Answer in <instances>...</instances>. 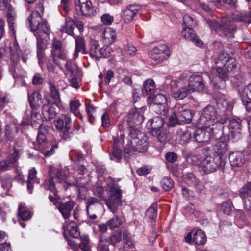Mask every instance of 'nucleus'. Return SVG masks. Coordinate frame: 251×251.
<instances>
[{
    "label": "nucleus",
    "instance_id": "nucleus-1",
    "mask_svg": "<svg viewBox=\"0 0 251 251\" xmlns=\"http://www.w3.org/2000/svg\"><path fill=\"white\" fill-rule=\"evenodd\" d=\"M44 6L42 3L38 5L37 9L32 12L27 19V22L31 30L35 32L34 35L37 40V54L38 58V63L42 67L44 63V50L45 47V41L50 33L49 26L47 25V21L42 18Z\"/></svg>",
    "mask_w": 251,
    "mask_h": 251
},
{
    "label": "nucleus",
    "instance_id": "nucleus-2",
    "mask_svg": "<svg viewBox=\"0 0 251 251\" xmlns=\"http://www.w3.org/2000/svg\"><path fill=\"white\" fill-rule=\"evenodd\" d=\"M227 120L226 116L224 115L222 117L214 107L208 105L203 110L197 123L201 127H214L215 132H223V124Z\"/></svg>",
    "mask_w": 251,
    "mask_h": 251
},
{
    "label": "nucleus",
    "instance_id": "nucleus-3",
    "mask_svg": "<svg viewBox=\"0 0 251 251\" xmlns=\"http://www.w3.org/2000/svg\"><path fill=\"white\" fill-rule=\"evenodd\" d=\"M127 143L125 147V157L126 154H130L132 151H136L139 152L146 151L148 147L147 138L140 133L135 129H130L127 137Z\"/></svg>",
    "mask_w": 251,
    "mask_h": 251
},
{
    "label": "nucleus",
    "instance_id": "nucleus-4",
    "mask_svg": "<svg viewBox=\"0 0 251 251\" xmlns=\"http://www.w3.org/2000/svg\"><path fill=\"white\" fill-rule=\"evenodd\" d=\"M109 197L105 200L108 208L113 213L117 212L118 208L121 205L122 190L118 184L111 182L107 185Z\"/></svg>",
    "mask_w": 251,
    "mask_h": 251
},
{
    "label": "nucleus",
    "instance_id": "nucleus-5",
    "mask_svg": "<svg viewBox=\"0 0 251 251\" xmlns=\"http://www.w3.org/2000/svg\"><path fill=\"white\" fill-rule=\"evenodd\" d=\"M71 123L70 113L64 114L61 117L57 118L54 120L55 127L60 131L62 138L66 140H70L74 135Z\"/></svg>",
    "mask_w": 251,
    "mask_h": 251
},
{
    "label": "nucleus",
    "instance_id": "nucleus-6",
    "mask_svg": "<svg viewBox=\"0 0 251 251\" xmlns=\"http://www.w3.org/2000/svg\"><path fill=\"white\" fill-rule=\"evenodd\" d=\"M164 120L160 116L155 117L149 120L147 124V127L150 129L151 135L156 137L159 141L164 142L167 138L166 132L163 127Z\"/></svg>",
    "mask_w": 251,
    "mask_h": 251
},
{
    "label": "nucleus",
    "instance_id": "nucleus-7",
    "mask_svg": "<svg viewBox=\"0 0 251 251\" xmlns=\"http://www.w3.org/2000/svg\"><path fill=\"white\" fill-rule=\"evenodd\" d=\"M66 177L62 174L61 170L54 168H50L49 172V178L46 179L44 184L45 189L51 191L53 194L57 193V190L55 188V182L57 181L61 183L66 180Z\"/></svg>",
    "mask_w": 251,
    "mask_h": 251
},
{
    "label": "nucleus",
    "instance_id": "nucleus-8",
    "mask_svg": "<svg viewBox=\"0 0 251 251\" xmlns=\"http://www.w3.org/2000/svg\"><path fill=\"white\" fill-rule=\"evenodd\" d=\"M198 129L194 133L195 141L200 143H204L209 141L211 137L218 138L221 136L223 132H216L214 127H201L199 123H197Z\"/></svg>",
    "mask_w": 251,
    "mask_h": 251
},
{
    "label": "nucleus",
    "instance_id": "nucleus-9",
    "mask_svg": "<svg viewBox=\"0 0 251 251\" xmlns=\"http://www.w3.org/2000/svg\"><path fill=\"white\" fill-rule=\"evenodd\" d=\"M222 159L216 153L207 155L201 163V169L205 174H210L216 171L221 165Z\"/></svg>",
    "mask_w": 251,
    "mask_h": 251
},
{
    "label": "nucleus",
    "instance_id": "nucleus-10",
    "mask_svg": "<svg viewBox=\"0 0 251 251\" xmlns=\"http://www.w3.org/2000/svg\"><path fill=\"white\" fill-rule=\"evenodd\" d=\"M209 26L215 30H218V27L226 36L230 38L233 37V33L236 30V27L233 22L229 21L227 18H223L221 23L218 24L215 21L209 20L207 21Z\"/></svg>",
    "mask_w": 251,
    "mask_h": 251
},
{
    "label": "nucleus",
    "instance_id": "nucleus-11",
    "mask_svg": "<svg viewBox=\"0 0 251 251\" xmlns=\"http://www.w3.org/2000/svg\"><path fill=\"white\" fill-rule=\"evenodd\" d=\"M148 104L152 106V108L155 112L162 115H166L168 107L167 105V99L164 95L158 94L153 96H150L148 98Z\"/></svg>",
    "mask_w": 251,
    "mask_h": 251
},
{
    "label": "nucleus",
    "instance_id": "nucleus-12",
    "mask_svg": "<svg viewBox=\"0 0 251 251\" xmlns=\"http://www.w3.org/2000/svg\"><path fill=\"white\" fill-rule=\"evenodd\" d=\"M47 132V127L39 129L38 134L37 136V141L38 144V150L45 156H50L54 152V147L53 146L49 150L50 147V143L46 141L45 133Z\"/></svg>",
    "mask_w": 251,
    "mask_h": 251
},
{
    "label": "nucleus",
    "instance_id": "nucleus-13",
    "mask_svg": "<svg viewBox=\"0 0 251 251\" xmlns=\"http://www.w3.org/2000/svg\"><path fill=\"white\" fill-rule=\"evenodd\" d=\"M110 50L108 47L100 48L98 42L93 40L90 43L89 54L92 58L98 60L101 57H108L110 54Z\"/></svg>",
    "mask_w": 251,
    "mask_h": 251
},
{
    "label": "nucleus",
    "instance_id": "nucleus-14",
    "mask_svg": "<svg viewBox=\"0 0 251 251\" xmlns=\"http://www.w3.org/2000/svg\"><path fill=\"white\" fill-rule=\"evenodd\" d=\"M4 135L5 139L7 141H14L13 148L12 151H14V147L16 149L17 147L22 146V142L17 141V136L18 132V126L14 122H11L7 124L5 126Z\"/></svg>",
    "mask_w": 251,
    "mask_h": 251
},
{
    "label": "nucleus",
    "instance_id": "nucleus-15",
    "mask_svg": "<svg viewBox=\"0 0 251 251\" xmlns=\"http://www.w3.org/2000/svg\"><path fill=\"white\" fill-rule=\"evenodd\" d=\"M170 56L168 46L165 44L159 45L154 47L152 51L151 57L157 63L167 60Z\"/></svg>",
    "mask_w": 251,
    "mask_h": 251
},
{
    "label": "nucleus",
    "instance_id": "nucleus-16",
    "mask_svg": "<svg viewBox=\"0 0 251 251\" xmlns=\"http://www.w3.org/2000/svg\"><path fill=\"white\" fill-rule=\"evenodd\" d=\"M187 86L192 93L194 92H203L205 87L202 77L198 74H192L189 76Z\"/></svg>",
    "mask_w": 251,
    "mask_h": 251
},
{
    "label": "nucleus",
    "instance_id": "nucleus-17",
    "mask_svg": "<svg viewBox=\"0 0 251 251\" xmlns=\"http://www.w3.org/2000/svg\"><path fill=\"white\" fill-rule=\"evenodd\" d=\"M62 44L59 40L54 39L52 45V51L51 58L52 61L56 64L61 69H63L62 66L58 61V58L61 60H66V54L62 51Z\"/></svg>",
    "mask_w": 251,
    "mask_h": 251
},
{
    "label": "nucleus",
    "instance_id": "nucleus-18",
    "mask_svg": "<svg viewBox=\"0 0 251 251\" xmlns=\"http://www.w3.org/2000/svg\"><path fill=\"white\" fill-rule=\"evenodd\" d=\"M19 149H16L14 151H10L9 155L7 156L6 161H0V171H6L11 167H15L19 158Z\"/></svg>",
    "mask_w": 251,
    "mask_h": 251
},
{
    "label": "nucleus",
    "instance_id": "nucleus-19",
    "mask_svg": "<svg viewBox=\"0 0 251 251\" xmlns=\"http://www.w3.org/2000/svg\"><path fill=\"white\" fill-rule=\"evenodd\" d=\"M143 108L132 109L128 114L127 122L130 126L141 124L144 121Z\"/></svg>",
    "mask_w": 251,
    "mask_h": 251
},
{
    "label": "nucleus",
    "instance_id": "nucleus-20",
    "mask_svg": "<svg viewBox=\"0 0 251 251\" xmlns=\"http://www.w3.org/2000/svg\"><path fill=\"white\" fill-rule=\"evenodd\" d=\"M240 196L243 200L244 208L251 210V181L245 184L240 189Z\"/></svg>",
    "mask_w": 251,
    "mask_h": 251
},
{
    "label": "nucleus",
    "instance_id": "nucleus-21",
    "mask_svg": "<svg viewBox=\"0 0 251 251\" xmlns=\"http://www.w3.org/2000/svg\"><path fill=\"white\" fill-rule=\"evenodd\" d=\"M141 9V6L137 4L127 6L123 11V17L125 23L130 22Z\"/></svg>",
    "mask_w": 251,
    "mask_h": 251
},
{
    "label": "nucleus",
    "instance_id": "nucleus-22",
    "mask_svg": "<svg viewBox=\"0 0 251 251\" xmlns=\"http://www.w3.org/2000/svg\"><path fill=\"white\" fill-rule=\"evenodd\" d=\"M175 109L177 111L180 121L186 123H189L191 122L193 116V113L192 110L185 109L179 105H176Z\"/></svg>",
    "mask_w": 251,
    "mask_h": 251
},
{
    "label": "nucleus",
    "instance_id": "nucleus-23",
    "mask_svg": "<svg viewBox=\"0 0 251 251\" xmlns=\"http://www.w3.org/2000/svg\"><path fill=\"white\" fill-rule=\"evenodd\" d=\"M182 35L184 38L193 42L197 46H201L202 42L197 36L192 27H183Z\"/></svg>",
    "mask_w": 251,
    "mask_h": 251
},
{
    "label": "nucleus",
    "instance_id": "nucleus-24",
    "mask_svg": "<svg viewBox=\"0 0 251 251\" xmlns=\"http://www.w3.org/2000/svg\"><path fill=\"white\" fill-rule=\"evenodd\" d=\"M75 39V50L73 54L74 59H76L79 56V53H86L85 42L83 37L74 36Z\"/></svg>",
    "mask_w": 251,
    "mask_h": 251
},
{
    "label": "nucleus",
    "instance_id": "nucleus-25",
    "mask_svg": "<svg viewBox=\"0 0 251 251\" xmlns=\"http://www.w3.org/2000/svg\"><path fill=\"white\" fill-rule=\"evenodd\" d=\"M225 68L221 65H217L216 69V76L219 78V80H217V77L213 78L211 81L213 82L215 86H217L218 87H220L221 86L219 85V81L222 84H224V81L228 78V72L225 70Z\"/></svg>",
    "mask_w": 251,
    "mask_h": 251
},
{
    "label": "nucleus",
    "instance_id": "nucleus-26",
    "mask_svg": "<svg viewBox=\"0 0 251 251\" xmlns=\"http://www.w3.org/2000/svg\"><path fill=\"white\" fill-rule=\"evenodd\" d=\"M75 203L72 200L66 202H61L58 206V209L61 213L65 219L69 218L71 215V212L73 210Z\"/></svg>",
    "mask_w": 251,
    "mask_h": 251
},
{
    "label": "nucleus",
    "instance_id": "nucleus-27",
    "mask_svg": "<svg viewBox=\"0 0 251 251\" xmlns=\"http://www.w3.org/2000/svg\"><path fill=\"white\" fill-rule=\"evenodd\" d=\"M42 112L44 118L47 120L52 119L57 114L55 106L49 102L43 105Z\"/></svg>",
    "mask_w": 251,
    "mask_h": 251
},
{
    "label": "nucleus",
    "instance_id": "nucleus-28",
    "mask_svg": "<svg viewBox=\"0 0 251 251\" xmlns=\"http://www.w3.org/2000/svg\"><path fill=\"white\" fill-rule=\"evenodd\" d=\"M229 160L232 166L240 167L244 162V155L241 151L233 152L229 155Z\"/></svg>",
    "mask_w": 251,
    "mask_h": 251
},
{
    "label": "nucleus",
    "instance_id": "nucleus-29",
    "mask_svg": "<svg viewBox=\"0 0 251 251\" xmlns=\"http://www.w3.org/2000/svg\"><path fill=\"white\" fill-rule=\"evenodd\" d=\"M184 180L186 183L190 185H194L198 191H201L203 189V186L200 183L199 180L191 173H187L184 176Z\"/></svg>",
    "mask_w": 251,
    "mask_h": 251
},
{
    "label": "nucleus",
    "instance_id": "nucleus-30",
    "mask_svg": "<svg viewBox=\"0 0 251 251\" xmlns=\"http://www.w3.org/2000/svg\"><path fill=\"white\" fill-rule=\"evenodd\" d=\"M30 122L32 126L34 128L41 129L46 127L42 124L43 120L40 114L34 109L32 111Z\"/></svg>",
    "mask_w": 251,
    "mask_h": 251
},
{
    "label": "nucleus",
    "instance_id": "nucleus-31",
    "mask_svg": "<svg viewBox=\"0 0 251 251\" xmlns=\"http://www.w3.org/2000/svg\"><path fill=\"white\" fill-rule=\"evenodd\" d=\"M102 35L103 41L107 45L113 44L116 39V31L110 27L106 28Z\"/></svg>",
    "mask_w": 251,
    "mask_h": 251
},
{
    "label": "nucleus",
    "instance_id": "nucleus-32",
    "mask_svg": "<svg viewBox=\"0 0 251 251\" xmlns=\"http://www.w3.org/2000/svg\"><path fill=\"white\" fill-rule=\"evenodd\" d=\"M28 101L33 109H36L42 103V96L40 92L36 91L29 96Z\"/></svg>",
    "mask_w": 251,
    "mask_h": 251
},
{
    "label": "nucleus",
    "instance_id": "nucleus-33",
    "mask_svg": "<svg viewBox=\"0 0 251 251\" xmlns=\"http://www.w3.org/2000/svg\"><path fill=\"white\" fill-rule=\"evenodd\" d=\"M37 171L34 167L32 168L29 171L27 180V187L30 193H32L33 188V183H39V180L36 177Z\"/></svg>",
    "mask_w": 251,
    "mask_h": 251
},
{
    "label": "nucleus",
    "instance_id": "nucleus-34",
    "mask_svg": "<svg viewBox=\"0 0 251 251\" xmlns=\"http://www.w3.org/2000/svg\"><path fill=\"white\" fill-rule=\"evenodd\" d=\"M19 217L23 221H27L32 217V213L29 208L25 203L19 204L18 209Z\"/></svg>",
    "mask_w": 251,
    "mask_h": 251
},
{
    "label": "nucleus",
    "instance_id": "nucleus-35",
    "mask_svg": "<svg viewBox=\"0 0 251 251\" xmlns=\"http://www.w3.org/2000/svg\"><path fill=\"white\" fill-rule=\"evenodd\" d=\"M231 19L236 22L251 23V11L244 13H235L231 15Z\"/></svg>",
    "mask_w": 251,
    "mask_h": 251
},
{
    "label": "nucleus",
    "instance_id": "nucleus-36",
    "mask_svg": "<svg viewBox=\"0 0 251 251\" xmlns=\"http://www.w3.org/2000/svg\"><path fill=\"white\" fill-rule=\"evenodd\" d=\"M192 93L187 86L180 87L176 91L172 93V97L176 100H180L185 98L189 94Z\"/></svg>",
    "mask_w": 251,
    "mask_h": 251
},
{
    "label": "nucleus",
    "instance_id": "nucleus-37",
    "mask_svg": "<svg viewBox=\"0 0 251 251\" xmlns=\"http://www.w3.org/2000/svg\"><path fill=\"white\" fill-rule=\"evenodd\" d=\"M228 62L229 64H232V66L235 65V59L229 56L226 53H222L219 54L216 63L217 65L224 66L226 63Z\"/></svg>",
    "mask_w": 251,
    "mask_h": 251
},
{
    "label": "nucleus",
    "instance_id": "nucleus-38",
    "mask_svg": "<svg viewBox=\"0 0 251 251\" xmlns=\"http://www.w3.org/2000/svg\"><path fill=\"white\" fill-rule=\"evenodd\" d=\"M228 149V145L225 141H219L213 147L214 152L212 153H216L219 155L222 158V155L225 154Z\"/></svg>",
    "mask_w": 251,
    "mask_h": 251
},
{
    "label": "nucleus",
    "instance_id": "nucleus-39",
    "mask_svg": "<svg viewBox=\"0 0 251 251\" xmlns=\"http://www.w3.org/2000/svg\"><path fill=\"white\" fill-rule=\"evenodd\" d=\"M48 83L49 85L50 97L52 99L54 104L57 106L61 102L60 94L53 83L50 80L48 81Z\"/></svg>",
    "mask_w": 251,
    "mask_h": 251
},
{
    "label": "nucleus",
    "instance_id": "nucleus-40",
    "mask_svg": "<svg viewBox=\"0 0 251 251\" xmlns=\"http://www.w3.org/2000/svg\"><path fill=\"white\" fill-rule=\"evenodd\" d=\"M218 108L219 109V112L220 114L224 113L226 110L231 109L232 104L231 102L224 98H220L217 102Z\"/></svg>",
    "mask_w": 251,
    "mask_h": 251
},
{
    "label": "nucleus",
    "instance_id": "nucleus-41",
    "mask_svg": "<svg viewBox=\"0 0 251 251\" xmlns=\"http://www.w3.org/2000/svg\"><path fill=\"white\" fill-rule=\"evenodd\" d=\"M75 22L71 18H67L65 25L62 28V31L65 32L69 35L75 36L74 34L73 29L75 27Z\"/></svg>",
    "mask_w": 251,
    "mask_h": 251
},
{
    "label": "nucleus",
    "instance_id": "nucleus-42",
    "mask_svg": "<svg viewBox=\"0 0 251 251\" xmlns=\"http://www.w3.org/2000/svg\"><path fill=\"white\" fill-rule=\"evenodd\" d=\"M110 159L119 162L122 158V151L118 146V142L115 140L113 144L112 151L110 154Z\"/></svg>",
    "mask_w": 251,
    "mask_h": 251
},
{
    "label": "nucleus",
    "instance_id": "nucleus-43",
    "mask_svg": "<svg viewBox=\"0 0 251 251\" xmlns=\"http://www.w3.org/2000/svg\"><path fill=\"white\" fill-rule=\"evenodd\" d=\"M206 237L205 233L201 229L196 230L193 234V241L198 245L204 244Z\"/></svg>",
    "mask_w": 251,
    "mask_h": 251
},
{
    "label": "nucleus",
    "instance_id": "nucleus-44",
    "mask_svg": "<svg viewBox=\"0 0 251 251\" xmlns=\"http://www.w3.org/2000/svg\"><path fill=\"white\" fill-rule=\"evenodd\" d=\"M82 14L85 16H91L94 14V9L91 2H87L85 4L81 5L78 7Z\"/></svg>",
    "mask_w": 251,
    "mask_h": 251
},
{
    "label": "nucleus",
    "instance_id": "nucleus-45",
    "mask_svg": "<svg viewBox=\"0 0 251 251\" xmlns=\"http://www.w3.org/2000/svg\"><path fill=\"white\" fill-rule=\"evenodd\" d=\"M66 229L73 237L76 238L79 236L80 233L77 229V225L75 222L71 221L67 224Z\"/></svg>",
    "mask_w": 251,
    "mask_h": 251
},
{
    "label": "nucleus",
    "instance_id": "nucleus-46",
    "mask_svg": "<svg viewBox=\"0 0 251 251\" xmlns=\"http://www.w3.org/2000/svg\"><path fill=\"white\" fill-rule=\"evenodd\" d=\"M65 64V73L70 75V76H73L75 75V70L77 68V66L75 62L72 60H67L66 59Z\"/></svg>",
    "mask_w": 251,
    "mask_h": 251
},
{
    "label": "nucleus",
    "instance_id": "nucleus-47",
    "mask_svg": "<svg viewBox=\"0 0 251 251\" xmlns=\"http://www.w3.org/2000/svg\"><path fill=\"white\" fill-rule=\"evenodd\" d=\"M80 105L81 103L78 100H72L70 101L69 106L71 112L78 117L81 116L79 110Z\"/></svg>",
    "mask_w": 251,
    "mask_h": 251
},
{
    "label": "nucleus",
    "instance_id": "nucleus-48",
    "mask_svg": "<svg viewBox=\"0 0 251 251\" xmlns=\"http://www.w3.org/2000/svg\"><path fill=\"white\" fill-rule=\"evenodd\" d=\"M155 90V84L151 79H148L144 83L143 90L145 91L148 95H151Z\"/></svg>",
    "mask_w": 251,
    "mask_h": 251
},
{
    "label": "nucleus",
    "instance_id": "nucleus-49",
    "mask_svg": "<svg viewBox=\"0 0 251 251\" xmlns=\"http://www.w3.org/2000/svg\"><path fill=\"white\" fill-rule=\"evenodd\" d=\"M240 96L243 100H249L251 103V84L246 86L243 89L239 91Z\"/></svg>",
    "mask_w": 251,
    "mask_h": 251
},
{
    "label": "nucleus",
    "instance_id": "nucleus-50",
    "mask_svg": "<svg viewBox=\"0 0 251 251\" xmlns=\"http://www.w3.org/2000/svg\"><path fill=\"white\" fill-rule=\"evenodd\" d=\"M181 144L187 143L191 138V133L188 130L180 129L178 132Z\"/></svg>",
    "mask_w": 251,
    "mask_h": 251
},
{
    "label": "nucleus",
    "instance_id": "nucleus-51",
    "mask_svg": "<svg viewBox=\"0 0 251 251\" xmlns=\"http://www.w3.org/2000/svg\"><path fill=\"white\" fill-rule=\"evenodd\" d=\"M200 6L206 12H209L216 8L220 7L217 5V0L216 1H210L208 3H201Z\"/></svg>",
    "mask_w": 251,
    "mask_h": 251
},
{
    "label": "nucleus",
    "instance_id": "nucleus-52",
    "mask_svg": "<svg viewBox=\"0 0 251 251\" xmlns=\"http://www.w3.org/2000/svg\"><path fill=\"white\" fill-rule=\"evenodd\" d=\"M11 60H13V61L15 59L19 60L21 56V52L16 41L13 43V47L11 48Z\"/></svg>",
    "mask_w": 251,
    "mask_h": 251
},
{
    "label": "nucleus",
    "instance_id": "nucleus-53",
    "mask_svg": "<svg viewBox=\"0 0 251 251\" xmlns=\"http://www.w3.org/2000/svg\"><path fill=\"white\" fill-rule=\"evenodd\" d=\"M121 223V219L117 216L111 218L107 222V225L111 230H113L120 226Z\"/></svg>",
    "mask_w": 251,
    "mask_h": 251
},
{
    "label": "nucleus",
    "instance_id": "nucleus-54",
    "mask_svg": "<svg viewBox=\"0 0 251 251\" xmlns=\"http://www.w3.org/2000/svg\"><path fill=\"white\" fill-rule=\"evenodd\" d=\"M183 21L184 27H192L196 25V22L194 19L188 14L184 15Z\"/></svg>",
    "mask_w": 251,
    "mask_h": 251
},
{
    "label": "nucleus",
    "instance_id": "nucleus-55",
    "mask_svg": "<svg viewBox=\"0 0 251 251\" xmlns=\"http://www.w3.org/2000/svg\"><path fill=\"white\" fill-rule=\"evenodd\" d=\"M70 159L74 161H81L84 159L82 153L78 151L71 150L69 153Z\"/></svg>",
    "mask_w": 251,
    "mask_h": 251
},
{
    "label": "nucleus",
    "instance_id": "nucleus-56",
    "mask_svg": "<svg viewBox=\"0 0 251 251\" xmlns=\"http://www.w3.org/2000/svg\"><path fill=\"white\" fill-rule=\"evenodd\" d=\"M179 119L178 118V115L177 113V111L175 109L174 112L169 117L168 121V125L169 126H174L179 122Z\"/></svg>",
    "mask_w": 251,
    "mask_h": 251
},
{
    "label": "nucleus",
    "instance_id": "nucleus-57",
    "mask_svg": "<svg viewBox=\"0 0 251 251\" xmlns=\"http://www.w3.org/2000/svg\"><path fill=\"white\" fill-rule=\"evenodd\" d=\"M161 185L164 190L169 191L173 187V181L169 177H165L162 179Z\"/></svg>",
    "mask_w": 251,
    "mask_h": 251
},
{
    "label": "nucleus",
    "instance_id": "nucleus-58",
    "mask_svg": "<svg viewBox=\"0 0 251 251\" xmlns=\"http://www.w3.org/2000/svg\"><path fill=\"white\" fill-rule=\"evenodd\" d=\"M187 161L190 164L198 165L201 168V161L200 160L198 156L194 154L189 155L187 156Z\"/></svg>",
    "mask_w": 251,
    "mask_h": 251
},
{
    "label": "nucleus",
    "instance_id": "nucleus-59",
    "mask_svg": "<svg viewBox=\"0 0 251 251\" xmlns=\"http://www.w3.org/2000/svg\"><path fill=\"white\" fill-rule=\"evenodd\" d=\"M9 71L15 79L21 78L23 75L20 72L19 68H17L14 64L10 66Z\"/></svg>",
    "mask_w": 251,
    "mask_h": 251
},
{
    "label": "nucleus",
    "instance_id": "nucleus-60",
    "mask_svg": "<svg viewBox=\"0 0 251 251\" xmlns=\"http://www.w3.org/2000/svg\"><path fill=\"white\" fill-rule=\"evenodd\" d=\"M81 243L79 247L83 251H89V239L87 236H83L80 237Z\"/></svg>",
    "mask_w": 251,
    "mask_h": 251
},
{
    "label": "nucleus",
    "instance_id": "nucleus-61",
    "mask_svg": "<svg viewBox=\"0 0 251 251\" xmlns=\"http://www.w3.org/2000/svg\"><path fill=\"white\" fill-rule=\"evenodd\" d=\"M229 129H231V132L233 133L236 130L240 129L241 127V123L239 120H236L233 119L230 121L229 125Z\"/></svg>",
    "mask_w": 251,
    "mask_h": 251
},
{
    "label": "nucleus",
    "instance_id": "nucleus-62",
    "mask_svg": "<svg viewBox=\"0 0 251 251\" xmlns=\"http://www.w3.org/2000/svg\"><path fill=\"white\" fill-rule=\"evenodd\" d=\"M146 216L151 220H153L157 216V210L154 206H150L146 212Z\"/></svg>",
    "mask_w": 251,
    "mask_h": 251
},
{
    "label": "nucleus",
    "instance_id": "nucleus-63",
    "mask_svg": "<svg viewBox=\"0 0 251 251\" xmlns=\"http://www.w3.org/2000/svg\"><path fill=\"white\" fill-rule=\"evenodd\" d=\"M114 73L113 71L112 70H108L106 71L105 73L104 80V84L106 85H108L111 80V79L114 77Z\"/></svg>",
    "mask_w": 251,
    "mask_h": 251
},
{
    "label": "nucleus",
    "instance_id": "nucleus-64",
    "mask_svg": "<svg viewBox=\"0 0 251 251\" xmlns=\"http://www.w3.org/2000/svg\"><path fill=\"white\" fill-rule=\"evenodd\" d=\"M99 249L101 251H109V245L108 241L106 239H102L101 238L100 239Z\"/></svg>",
    "mask_w": 251,
    "mask_h": 251
}]
</instances>
